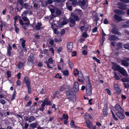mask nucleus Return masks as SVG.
<instances>
[{"label":"nucleus","instance_id":"nucleus-52","mask_svg":"<svg viewBox=\"0 0 129 129\" xmlns=\"http://www.w3.org/2000/svg\"><path fill=\"white\" fill-rule=\"evenodd\" d=\"M82 36L83 38H87L88 37V36L85 32H84L82 34Z\"/></svg>","mask_w":129,"mask_h":129},{"label":"nucleus","instance_id":"nucleus-63","mask_svg":"<svg viewBox=\"0 0 129 129\" xmlns=\"http://www.w3.org/2000/svg\"><path fill=\"white\" fill-rule=\"evenodd\" d=\"M103 114L105 115L106 116L107 115V110H103Z\"/></svg>","mask_w":129,"mask_h":129},{"label":"nucleus","instance_id":"nucleus-51","mask_svg":"<svg viewBox=\"0 0 129 129\" xmlns=\"http://www.w3.org/2000/svg\"><path fill=\"white\" fill-rule=\"evenodd\" d=\"M28 126V124L26 123L25 124L24 126V127H22L23 129H27Z\"/></svg>","mask_w":129,"mask_h":129},{"label":"nucleus","instance_id":"nucleus-53","mask_svg":"<svg viewBox=\"0 0 129 129\" xmlns=\"http://www.w3.org/2000/svg\"><path fill=\"white\" fill-rule=\"evenodd\" d=\"M53 60L52 59L50 58L48 59V62L49 63L52 64L53 63Z\"/></svg>","mask_w":129,"mask_h":129},{"label":"nucleus","instance_id":"nucleus-55","mask_svg":"<svg viewBox=\"0 0 129 129\" xmlns=\"http://www.w3.org/2000/svg\"><path fill=\"white\" fill-rule=\"evenodd\" d=\"M54 33V34H58L59 33V31H58L57 29L56 28H55L53 29V30Z\"/></svg>","mask_w":129,"mask_h":129},{"label":"nucleus","instance_id":"nucleus-17","mask_svg":"<svg viewBox=\"0 0 129 129\" xmlns=\"http://www.w3.org/2000/svg\"><path fill=\"white\" fill-rule=\"evenodd\" d=\"M86 124L87 126L89 128H90L92 125V123L88 120L86 121Z\"/></svg>","mask_w":129,"mask_h":129},{"label":"nucleus","instance_id":"nucleus-39","mask_svg":"<svg viewBox=\"0 0 129 129\" xmlns=\"http://www.w3.org/2000/svg\"><path fill=\"white\" fill-rule=\"evenodd\" d=\"M92 59L93 60H94L96 61L98 63H101V62L100 61V60L99 59H98L96 57H92Z\"/></svg>","mask_w":129,"mask_h":129},{"label":"nucleus","instance_id":"nucleus-34","mask_svg":"<svg viewBox=\"0 0 129 129\" xmlns=\"http://www.w3.org/2000/svg\"><path fill=\"white\" fill-rule=\"evenodd\" d=\"M66 7L68 10L70 11L72 10V7L71 6L68 5L67 3H66Z\"/></svg>","mask_w":129,"mask_h":129},{"label":"nucleus","instance_id":"nucleus-26","mask_svg":"<svg viewBox=\"0 0 129 129\" xmlns=\"http://www.w3.org/2000/svg\"><path fill=\"white\" fill-rule=\"evenodd\" d=\"M37 124L36 122L32 123L30 124V126L32 128H34L36 127Z\"/></svg>","mask_w":129,"mask_h":129},{"label":"nucleus","instance_id":"nucleus-11","mask_svg":"<svg viewBox=\"0 0 129 129\" xmlns=\"http://www.w3.org/2000/svg\"><path fill=\"white\" fill-rule=\"evenodd\" d=\"M123 113L117 112L116 113V115L121 119H123L125 118V115L122 113Z\"/></svg>","mask_w":129,"mask_h":129},{"label":"nucleus","instance_id":"nucleus-45","mask_svg":"<svg viewBox=\"0 0 129 129\" xmlns=\"http://www.w3.org/2000/svg\"><path fill=\"white\" fill-rule=\"evenodd\" d=\"M116 46L118 48V49H120L122 48L121 44L120 43H118L116 44Z\"/></svg>","mask_w":129,"mask_h":129},{"label":"nucleus","instance_id":"nucleus-3","mask_svg":"<svg viewBox=\"0 0 129 129\" xmlns=\"http://www.w3.org/2000/svg\"><path fill=\"white\" fill-rule=\"evenodd\" d=\"M115 109L119 112H118L124 113V110L118 104H117L115 105Z\"/></svg>","mask_w":129,"mask_h":129},{"label":"nucleus","instance_id":"nucleus-64","mask_svg":"<svg viewBox=\"0 0 129 129\" xmlns=\"http://www.w3.org/2000/svg\"><path fill=\"white\" fill-rule=\"evenodd\" d=\"M81 3L82 6H84L85 4V1L84 0H83L81 2Z\"/></svg>","mask_w":129,"mask_h":129},{"label":"nucleus","instance_id":"nucleus-22","mask_svg":"<svg viewBox=\"0 0 129 129\" xmlns=\"http://www.w3.org/2000/svg\"><path fill=\"white\" fill-rule=\"evenodd\" d=\"M69 22L71 24L70 26L71 27L73 26L75 24V22L74 20L72 18H70L69 20Z\"/></svg>","mask_w":129,"mask_h":129},{"label":"nucleus","instance_id":"nucleus-50","mask_svg":"<svg viewBox=\"0 0 129 129\" xmlns=\"http://www.w3.org/2000/svg\"><path fill=\"white\" fill-rule=\"evenodd\" d=\"M16 96L15 92L14 91L12 94V96L11 98V100H13Z\"/></svg>","mask_w":129,"mask_h":129},{"label":"nucleus","instance_id":"nucleus-25","mask_svg":"<svg viewBox=\"0 0 129 129\" xmlns=\"http://www.w3.org/2000/svg\"><path fill=\"white\" fill-rule=\"evenodd\" d=\"M74 13L77 14H81L82 10L80 9H76L74 11Z\"/></svg>","mask_w":129,"mask_h":129},{"label":"nucleus","instance_id":"nucleus-30","mask_svg":"<svg viewBox=\"0 0 129 129\" xmlns=\"http://www.w3.org/2000/svg\"><path fill=\"white\" fill-rule=\"evenodd\" d=\"M35 117L33 116H31L29 118V122H30L35 120Z\"/></svg>","mask_w":129,"mask_h":129},{"label":"nucleus","instance_id":"nucleus-27","mask_svg":"<svg viewBox=\"0 0 129 129\" xmlns=\"http://www.w3.org/2000/svg\"><path fill=\"white\" fill-rule=\"evenodd\" d=\"M29 24V22H27L23 24L22 27L24 29H26V27H28Z\"/></svg>","mask_w":129,"mask_h":129},{"label":"nucleus","instance_id":"nucleus-57","mask_svg":"<svg viewBox=\"0 0 129 129\" xmlns=\"http://www.w3.org/2000/svg\"><path fill=\"white\" fill-rule=\"evenodd\" d=\"M60 90L61 91H62L65 90L66 88L64 86H61L60 88Z\"/></svg>","mask_w":129,"mask_h":129},{"label":"nucleus","instance_id":"nucleus-7","mask_svg":"<svg viewBox=\"0 0 129 129\" xmlns=\"http://www.w3.org/2000/svg\"><path fill=\"white\" fill-rule=\"evenodd\" d=\"M123 76H127L128 75L127 72L122 67L121 68L119 72Z\"/></svg>","mask_w":129,"mask_h":129},{"label":"nucleus","instance_id":"nucleus-58","mask_svg":"<svg viewBox=\"0 0 129 129\" xmlns=\"http://www.w3.org/2000/svg\"><path fill=\"white\" fill-rule=\"evenodd\" d=\"M81 72L80 71H78L77 72H75L74 73V75L75 76L78 75H80V74L81 73Z\"/></svg>","mask_w":129,"mask_h":129},{"label":"nucleus","instance_id":"nucleus-5","mask_svg":"<svg viewBox=\"0 0 129 129\" xmlns=\"http://www.w3.org/2000/svg\"><path fill=\"white\" fill-rule=\"evenodd\" d=\"M79 84L77 81L74 82V84L73 89L74 91L75 92L78 91L79 89Z\"/></svg>","mask_w":129,"mask_h":129},{"label":"nucleus","instance_id":"nucleus-6","mask_svg":"<svg viewBox=\"0 0 129 129\" xmlns=\"http://www.w3.org/2000/svg\"><path fill=\"white\" fill-rule=\"evenodd\" d=\"M115 63H114L113 62V70L119 72L122 67L117 63L115 64Z\"/></svg>","mask_w":129,"mask_h":129},{"label":"nucleus","instance_id":"nucleus-13","mask_svg":"<svg viewBox=\"0 0 129 129\" xmlns=\"http://www.w3.org/2000/svg\"><path fill=\"white\" fill-rule=\"evenodd\" d=\"M88 26L87 25H85L82 26L80 27V29L82 32H85L87 31L88 29Z\"/></svg>","mask_w":129,"mask_h":129},{"label":"nucleus","instance_id":"nucleus-16","mask_svg":"<svg viewBox=\"0 0 129 129\" xmlns=\"http://www.w3.org/2000/svg\"><path fill=\"white\" fill-rule=\"evenodd\" d=\"M114 12L115 13L118 15H123L124 13L123 11L118 9H116L115 10Z\"/></svg>","mask_w":129,"mask_h":129},{"label":"nucleus","instance_id":"nucleus-1","mask_svg":"<svg viewBox=\"0 0 129 129\" xmlns=\"http://www.w3.org/2000/svg\"><path fill=\"white\" fill-rule=\"evenodd\" d=\"M86 93L88 96L90 95L92 93V88L91 85L89 82L86 85Z\"/></svg>","mask_w":129,"mask_h":129},{"label":"nucleus","instance_id":"nucleus-37","mask_svg":"<svg viewBox=\"0 0 129 129\" xmlns=\"http://www.w3.org/2000/svg\"><path fill=\"white\" fill-rule=\"evenodd\" d=\"M22 18L24 21H27V22H29V21L28 18L26 16H22Z\"/></svg>","mask_w":129,"mask_h":129},{"label":"nucleus","instance_id":"nucleus-33","mask_svg":"<svg viewBox=\"0 0 129 129\" xmlns=\"http://www.w3.org/2000/svg\"><path fill=\"white\" fill-rule=\"evenodd\" d=\"M70 2H72V4L73 6H75L77 4V1L76 0H69Z\"/></svg>","mask_w":129,"mask_h":129},{"label":"nucleus","instance_id":"nucleus-62","mask_svg":"<svg viewBox=\"0 0 129 129\" xmlns=\"http://www.w3.org/2000/svg\"><path fill=\"white\" fill-rule=\"evenodd\" d=\"M122 2H123L125 3H129V0H119Z\"/></svg>","mask_w":129,"mask_h":129},{"label":"nucleus","instance_id":"nucleus-29","mask_svg":"<svg viewBox=\"0 0 129 129\" xmlns=\"http://www.w3.org/2000/svg\"><path fill=\"white\" fill-rule=\"evenodd\" d=\"M42 25V24L41 22H38L35 28L37 30H39L41 28L40 26Z\"/></svg>","mask_w":129,"mask_h":129},{"label":"nucleus","instance_id":"nucleus-42","mask_svg":"<svg viewBox=\"0 0 129 129\" xmlns=\"http://www.w3.org/2000/svg\"><path fill=\"white\" fill-rule=\"evenodd\" d=\"M70 125L71 126H72V127H74L75 128H76V127L75 126V125L74 124V122L73 121L71 120L70 123Z\"/></svg>","mask_w":129,"mask_h":129},{"label":"nucleus","instance_id":"nucleus-14","mask_svg":"<svg viewBox=\"0 0 129 129\" xmlns=\"http://www.w3.org/2000/svg\"><path fill=\"white\" fill-rule=\"evenodd\" d=\"M27 87H30V82L29 80L27 77H25L24 78Z\"/></svg>","mask_w":129,"mask_h":129},{"label":"nucleus","instance_id":"nucleus-47","mask_svg":"<svg viewBox=\"0 0 129 129\" xmlns=\"http://www.w3.org/2000/svg\"><path fill=\"white\" fill-rule=\"evenodd\" d=\"M14 26L15 28V30L17 33H18L19 31V29L17 27L16 24H14Z\"/></svg>","mask_w":129,"mask_h":129},{"label":"nucleus","instance_id":"nucleus-8","mask_svg":"<svg viewBox=\"0 0 129 129\" xmlns=\"http://www.w3.org/2000/svg\"><path fill=\"white\" fill-rule=\"evenodd\" d=\"M114 89L116 91V93L118 94L120 93L121 90L120 88L118 85L117 84L114 85Z\"/></svg>","mask_w":129,"mask_h":129},{"label":"nucleus","instance_id":"nucleus-35","mask_svg":"<svg viewBox=\"0 0 129 129\" xmlns=\"http://www.w3.org/2000/svg\"><path fill=\"white\" fill-rule=\"evenodd\" d=\"M114 77L115 78V79L117 80H119L120 79V78L119 76L117 75V74L114 72Z\"/></svg>","mask_w":129,"mask_h":129},{"label":"nucleus","instance_id":"nucleus-59","mask_svg":"<svg viewBox=\"0 0 129 129\" xmlns=\"http://www.w3.org/2000/svg\"><path fill=\"white\" fill-rule=\"evenodd\" d=\"M7 76L8 77H11V73L9 71H7Z\"/></svg>","mask_w":129,"mask_h":129},{"label":"nucleus","instance_id":"nucleus-41","mask_svg":"<svg viewBox=\"0 0 129 129\" xmlns=\"http://www.w3.org/2000/svg\"><path fill=\"white\" fill-rule=\"evenodd\" d=\"M28 12L27 11H24L21 14V16H26V15L28 13Z\"/></svg>","mask_w":129,"mask_h":129},{"label":"nucleus","instance_id":"nucleus-38","mask_svg":"<svg viewBox=\"0 0 129 129\" xmlns=\"http://www.w3.org/2000/svg\"><path fill=\"white\" fill-rule=\"evenodd\" d=\"M73 14H71L72 16L73 17V18H74L75 20L76 21L78 20H79V18L76 15H73Z\"/></svg>","mask_w":129,"mask_h":129},{"label":"nucleus","instance_id":"nucleus-61","mask_svg":"<svg viewBox=\"0 0 129 129\" xmlns=\"http://www.w3.org/2000/svg\"><path fill=\"white\" fill-rule=\"evenodd\" d=\"M0 103L2 104H5L6 102L5 100L3 99H1L0 100Z\"/></svg>","mask_w":129,"mask_h":129},{"label":"nucleus","instance_id":"nucleus-32","mask_svg":"<svg viewBox=\"0 0 129 129\" xmlns=\"http://www.w3.org/2000/svg\"><path fill=\"white\" fill-rule=\"evenodd\" d=\"M62 117V118H60V119L61 120H62L63 119H65V120H67L68 118V115L64 114L63 115Z\"/></svg>","mask_w":129,"mask_h":129},{"label":"nucleus","instance_id":"nucleus-15","mask_svg":"<svg viewBox=\"0 0 129 129\" xmlns=\"http://www.w3.org/2000/svg\"><path fill=\"white\" fill-rule=\"evenodd\" d=\"M67 95L69 96L70 98L72 97L73 95V92L72 90H69L66 92Z\"/></svg>","mask_w":129,"mask_h":129},{"label":"nucleus","instance_id":"nucleus-24","mask_svg":"<svg viewBox=\"0 0 129 129\" xmlns=\"http://www.w3.org/2000/svg\"><path fill=\"white\" fill-rule=\"evenodd\" d=\"M24 63L20 61L17 64L18 68L19 69H20L22 68Z\"/></svg>","mask_w":129,"mask_h":129},{"label":"nucleus","instance_id":"nucleus-56","mask_svg":"<svg viewBox=\"0 0 129 129\" xmlns=\"http://www.w3.org/2000/svg\"><path fill=\"white\" fill-rule=\"evenodd\" d=\"M85 116L87 117V118L88 119H90L91 118V115L88 114H86Z\"/></svg>","mask_w":129,"mask_h":129},{"label":"nucleus","instance_id":"nucleus-43","mask_svg":"<svg viewBox=\"0 0 129 129\" xmlns=\"http://www.w3.org/2000/svg\"><path fill=\"white\" fill-rule=\"evenodd\" d=\"M20 18V17L19 16H16L14 18V24H16V20H17L18 19Z\"/></svg>","mask_w":129,"mask_h":129},{"label":"nucleus","instance_id":"nucleus-60","mask_svg":"<svg viewBox=\"0 0 129 129\" xmlns=\"http://www.w3.org/2000/svg\"><path fill=\"white\" fill-rule=\"evenodd\" d=\"M18 1L21 6H23V5L24 2L23 0H19Z\"/></svg>","mask_w":129,"mask_h":129},{"label":"nucleus","instance_id":"nucleus-9","mask_svg":"<svg viewBox=\"0 0 129 129\" xmlns=\"http://www.w3.org/2000/svg\"><path fill=\"white\" fill-rule=\"evenodd\" d=\"M115 25L113 24V34L117 35L118 36H121V34L119 32V30L117 28H114V27Z\"/></svg>","mask_w":129,"mask_h":129},{"label":"nucleus","instance_id":"nucleus-4","mask_svg":"<svg viewBox=\"0 0 129 129\" xmlns=\"http://www.w3.org/2000/svg\"><path fill=\"white\" fill-rule=\"evenodd\" d=\"M34 58L33 54H31L28 58L27 63L29 65L32 64L33 62Z\"/></svg>","mask_w":129,"mask_h":129},{"label":"nucleus","instance_id":"nucleus-28","mask_svg":"<svg viewBox=\"0 0 129 129\" xmlns=\"http://www.w3.org/2000/svg\"><path fill=\"white\" fill-rule=\"evenodd\" d=\"M129 24L123 23V22H121L120 23V25L122 26V27L124 28H126L128 27H129Z\"/></svg>","mask_w":129,"mask_h":129},{"label":"nucleus","instance_id":"nucleus-46","mask_svg":"<svg viewBox=\"0 0 129 129\" xmlns=\"http://www.w3.org/2000/svg\"><path fill=\"white\" fill-rule=\"evenodd\" d=\"M124 47L126 49L129 50V43L124 44Z\"/></svg>","mask_w":129,"mask_h":129},{"label":"nucleus","instance_id":"nucleus-2","mask_svg":"<svg viewBox=\"0 0 129 129\" xmlns=\"http://www.w3.org/2000/svg\"><path fill=\"white\" fill-rule=\"evenodd\" d=\"M118 8L122 10H124L127 9V5L124 3L118 2L117 3Z\"/></svg>","mask_w":129,"mask_h":129},{"label":"nucleus","instance_id":"nucleus-44","mask_svg":"<svg viewBox=\"0 0 129 129\" xmlns=\"http://www.w3.org/2000/svg\"><path fill=\"white\" fill-rule=\"evenodd\" d=\"M54 40L56 42H60L62 41V40L61 38H59L58 39H57L55 38L54 39Z\"/></svg>","mask_w":129,"mask_h":129},{"label":"nucleus","instance_id":"nucleus-36","mask_svg":"<svg viewBox=\"0 0 129 129\" xmlns=\"http://www.w3.org/2000/svg\"><path fill=\"white\" fill-rule=\"evenodd\" d=\"M62 71L63 74L65 76H67L69 74V72L68 70H65Z\"/></svg>","mask_w":129,"mask_h":129},{"label":"nucleus","instance_id":"nucleus-18","mask_svg":"<svg viewBox=\"0 0 129 129\" xmlns=\"http://www.w3.org/2000/svg\"><path fill=\"white\" fill-rule=\"evenodd\" d=\"M84 80L83 76L81 73L80 74V75H79L78 80L79 81L81 82H82Z\"/></svg>","mask_w":129,"mask_h":129},{"label":"nucleus","instance_id":"nucleus-20","mask_svg":"<svg viewBox=\"0 0 129 129\" xmlns=\"http://www.w3.org/2000/svg\"><path fill=\"white\" fill-rule=\"evenodd\" d=\"M43 101L45 104L47 105H51L52 104L51 101H49L47 99H46Z\"/></svg>","mask_w":129,"mask_h":129},{"label":"nucleus","instance_id":"nucleus-21","mask_svg":"<svg viewBox=\"0 0 129 129\" xmlns=\"http://www.w3.org/2000/svg\"><path fill=\"white\" fill-rule=\"evenodd\" d=\"M25 41L24 39L21 38L20 39V42L21 44L22 47L23 48H24L25 47Z\"/></svg>","mask_w":129,"mask_h":129},{"label":"nucleus","instance_id":"nucleus-48","mask_svg":"<svg viewBox=\"0 0 129 129\" xmlns=\"http://www.w3.org/2000/svg\"><path fill=\"white\" fill-rule=\"evenodd\" d=\"M55 16L53 15V14H51V15L49 16L48 17V19L49 20H51Z\"/></svg>","mask_w":129,"mask_h":129},{"label":"nucleus","instance_id":"nucleus-40","mask_svg":"<svg viewBox=\"0 0 129 129\" xmlns=\"http://www.w3.org/2000/svg\"><path fill=\"white\" fill-rule=\"evenodd\" d=\"M113 33V30L112 29L111 30V32L110 34L109 37V39L110 40H112L113 39V36L111 35V34Z\"/></svg>","mask_w":129,"mask_h":129},{"label":"nucleus","instance_id":"nucleus-54","mask_svg":"<svg viewBox=\"0 0 129 129\" xmlns=\"http://www.w3.org/2000/svg\"><path fill=\"white\" fill-rule=\"evenodd\" d=\"M124 86L125 88H129V84L128 83H124Z\"/></svg>","mask_w":129,"mask_h":129},{"label":"nucleus","instance_id":"nucleus-10","mask_svg":"<svg viewBox=\"0 0 129 129\" xmlns=\"http://www.w3.org/2000/svg\"><path fill=\"white\" fill-rule=\"evenodd\" d=\"M73 47V44L72 42H69L68 43L67 46V48L69 52H71Z\"/></svg>","mask_w":129,"mask_h":129},{"label":"nucleus","instance_id":"nucleus-23","mask_svg":"<svg viewBox=\"0 0 129 129\" xmlns=\"http://www.w3.org/2000/svg\"><path fill=\"white\" fill-rule=\"evenodd\" d=\"M129 77H125L122 78L121 79V81L123 82H128Z\"/></svg>","mask_w":129,"mask_h":129},{"label":"nucleus","instance_id":"nucleus-19","mask_svg":"<svg viewBox=\"0 0 129 129\" xmlns=\"http://www.w3.org/2000/svg\"><path fill=\"white\" fill-rule=\"evenodd\" d=\"M121 63L122 65L125 67H128L129 66V63L124 60L121 61Z\"/></svg>","mask_w":129,"mask_h":129},{"label":"nucleus","instance_id":"nucleus-31","mask_svg":"<svg viewBox=\"0 0 129 129\" xmlns=\"http://www.w3.org/2000/svg\"><path fill=\"white\" fill-rule=\"evenodd\" d=\"M67 23V22L66 21H63L61 22V24H59L57 26L59 28H60L63 25L66 24Z\"/></svg>","mask_w":129,"mask_h":129},{"label":"nucleus","instance_id":"nucleus-49","mask_svg":"<svg viewBox=\"0 0 129 129\" xmlns=\"http://www.w3.org/2000/svg\"><path fill=\"white\" fill-rule=\"evenodd\" d=\"M68 63L69 65L70 68L72 69L73 67V63L71 62L70 61V60L69 61H68Z\"/></svg>","mask_w":129,"mask_h":129},{"label":"nucleus","instance_id":"nucleus-12","mask_svg":"<svg viewBox=\"0 0 129 129\" xmlns=\"http://www.w3.org/2000/svg\"><path fill=\"white\" fill-rule=\"evenodd\" d=\"M114 17L117 22H120L123 20V19L121 17L116 14L114 15Z\"/></svg>","mask_w":129,"mask_h":129}]
</instances>
